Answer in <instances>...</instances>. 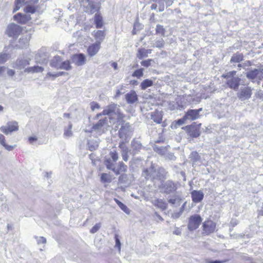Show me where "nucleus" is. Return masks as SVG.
<instances>
[{"mask_svg": "<svg viewBox=\"0 0 263 263\" xmlns=\"http://www.w3.org/2000/svg\"><path fill=\"white\" fill-rule=\"evenodd\" d=\"M202 110V108L198 109H188L185 113V118L190 121L195 120L200 118L199 113Z\"/></svg>", "mask_w": 263, "mask_h": 263, "instance_id": "obj_12", "label": "nucleus"}, {"mask_svg": "<svg viewBox=\"0 0 263 263\" xmlns=\"http://www.w3.org/2000/svg\"><path fill=\"white\" fill-rule=\"evenodd\" d=\"M118 183L120 184H128L127 175L125 174L121 175L118 178Z\"/></svg>", "mask_w": 263, "mask_h": 263, "instance_id": "obj_37", "label": "nucleus"}, {"mask_svg": "<svg viewBox=\"0 0 263 263\" xmlns=\"http://www.w3.org/2000/svg\"><path fill=\"white\" fill-rule=\"evenodd\" d=\"M15 67L18 69H23L29 65V62L28 60L20 58H18L15 62Z\"/></svg>", "mask_w": 263, "mask_h": 263, "instance_id": "obj_22", "label": "nucleus"}, {"mask_svg": "<svg viewBox=\"0 0 263 263\" xmlns=\"http://www.w3.org/2000/svg\"><path fill=\"white\" fill-rule=\"evenodd\" d=\"M105 164L107 169L115 171V163L112 162L110 159L105 161Z\"/></svg>", "mask_w": 263, "mask_h": 263, "instance_id": "obj_43", "label": "nucleus"}, {"mask_svg": "<svg viewBox=\"0 0 263 263\" xmlns=\"http://www.w3.org/2000/svg\"><path fill=\"white\" fill-rule=\"evenodd\" d=\"M252 89L250 87H246L241 89L240 91L238 93L237 97L241 101L248 100L251 97Z\"/></svg>", "mask_w": 263, "mask_h": 263, "instance_id": "obj_15", "label": "nucleus"}, {"mask_svg": "<svg viewBox=\"0 0 263 263\" xmlns=\"http://www.w3.org/2000/svg\"><path fill=\"white\" fill-rule=\"evenodd\" d=\"M61 69H64L66 70H69L71 69V66L70 62L68 60L65 61L61 63L60 68Z\"/></svg>", "mask_w": 263, "mask_h": 263, "instance_id": "obj_40", "label": "nucleus"}, {"mask_svg": "<svg viewBox=\"0 0 263 263\" xmlns=\"http://www.w3.org/2000/svg\"><path fill=\"white\" fill-rule=\"evenodd\" d=\"M192 201L194 203L201 202L204 197V193L201 190H193L191 193Z\"/></svg>", "mask_w": 263, "mask_h": 263, "instance_id": "obj_17", "label": "nucleus"}, {"mask_svg": "<svg viewBox=\"0 0 263 263\" xmlns=\"http://www.w3.org/2000/svg\"><path fill=\"white\" fill-rule=\"evenodd\" d=\"M101 181L104 183H109L111 182V179L107 174L102 173L101 176Z\"/></svg>", "mask_w": 263, "mask_h": 263, "instance_id": "obj_45", "label": "nucleus"}, {"mask_svg": "<svg viewBox=\"0 0 263 263\" xmlns=\"http://www.w3.org/2000/svg\"><path fill=\"white\" fill-rule=\"evenodd\" d=\"M3 146L6 150L8 151H12L16 146V145L14 144L13 145H9L5 143L3 145Z\"/></svg>", "mask_w": 263, "mask_h": 263, "instance_id": "obj_54", "label": "nucleus"}, {"mask_svg": "<svg viewBox=\"0 0 263 263\" xmlns=\"http://www.w3.org/2000/svg\"><path fill=\"white\" fill-rule=\"evenodd\" d=\"M100 49V44L95 42L88 47L87 49L88 54L90 57H93L98 52Z\"/></svg>", "mask_w": 263, "mask_h": 263, "instance_id": "obj_20", "label": "nucleus"}, {"mask_svg": "<svg viewBox=\"0 0 263 263\" xmlns=\"http://www.w3.org/2000/svg\"><path fill=\"white\" fill-rule=\"evenodd\" d=\"M81 5L86 7V11L91 14L97 12L100 7L99 0H79Z\"/></svg>", "mask_w": 263, "mask_h": 263, "instance_id": "obj_4", "label": "nucleus"}, {"mask_svg": "<svg viewBox=\"0 0 263 263\" xmlns=\"http://www.w3.org/2000/svg\"><path fill=\"white\" fill-rule=\"evenodd\" d=\"M90 108L92 111L95 110L96 109H99L100 108V106L97 102H92L90 103Z\"/></svg>", "mask_w": 263, "mask_h": 263, "instance_id": "obj_53", "label": "nucleus"}, {"mask_svg": "<svg viewBox=\"0 0 263 263\" xmlns=\"http://www.w3.org/2000/svg\"><path fill=\"white\" fill-rule=\"evenodd\" d=\"M244 59V56L242 53L236 52L234 53L231 57L230 63H240Z\"/></svg>", "mask_w": 263, "mask_h": 263, "instance_id": "obj_25", "label": "nucleus"}, {"mask_svg": "<svg viewBox=\"0 0 263 263\" xmlns=\"http://www.w3.org/2000/svg\"><path fill=\"white\" fill-rule=\"evenodd\" d=\"M153 60L152 59H147L146 60H143L141 62V65L145 67H148L151 65V62Z\"/></svg>", "mask_w": 263, "mask_h": 263, "instance_id": "obj_50", "label": "nucleus"}, {"mask_svg": "<svg viewBox=\"0 0 263 263\" xmlns=\"http://www.w3.org/2000/svg\"><path fill=\"white\" fill-rule=\"evenodd\" d=\"M22 31V28L14 23L9 24L5 30V34L9 37L16 39Z\"/></svg>", "mask_w": 263, "mask_h": 263, "instance_id": "obj_5", "label": "nucleus"}, {"mask_svg": "<svg viewBox=\"0 0 263 263\" xmlns=\"http://www.w3.org/2000/svg\"><path fill=\"white\" fill-rule=\"evenodd\" d=\"M8 54L6 53H0V64L6 62L8 59Z\"/></svg>", "mask_w": 263, "mask_h": 263, "instance_id": "obj_46", "label": "nucleus"}, {"mask_svg": "<svg viewBox=\"0 0 263 263\" xmlns=\"http://www.w3.org/2000/svg\"><path fill=\"white\" fill-rule=\"evenodd\" d=\"M238 223V221L236 219H232L230 221V225L232 226V227H234L236 226H237Z\"/></svg>", "mask_w": 263, "mask_h": 263, "instance_id": "obj_60", "label": "nucleus"}, {"mask_svg": "<svg viewBox=\"0 0 263 263\" xmlns=\"http://www.w3.org/2000/svg\"><path fill=\"white\" fill-rule=\"evenodd\" d=\"M216 224L212 220H205L202 223V234L204 235H209L213 233L216 229Z\"/></svg>", "mask_w": 263, "mask_h": 263, "instance_id": "obj_9", "label": "nucleus"}, {"mask_svg": "<svg viewBox=\"0 0 263 263\" xmlns=\"http://www.w3.org/2000/svg\"><path fill=\"white\" fill-rule=\"evenodd\" d=\"M44 68L41 66H34L25 68L24 72L27 73H37L42 72Z\"/></svg>", "mask_w": 263, "mask_h": 263, "instance_id": "obj_27", "label": "nucleus"}, {"mask_svg": "<svg viewBox=\"0 0 263 263\" xmlns=\"http://www.w3.org/2000/svg\"><path fill=\"white\" fill-rule=\"evenodd\" d=\"M240 81L241 79L239 77L232 78L227 79L226 84L230 88L236 91L238 89Z\"/></svg>", "mask_w": 263, "mask_h": 263, "instance_id": "obj_13", "label": "nucleus"}, {"mask_svg": "<svg viewBox=\"0 0 263 263\" xmlns=\"http://www.w3.org/2000/svg\"><path fill=\"white\" fill-rule=\"evenodd\" d=\"M162 114L161 112L155 111L152 113L151 119L156 123L160 124L162 120Z\"/></svg>", "mask_w": 263, "mask_h": 263, "instance_id": "obj_26", "label": "nucleus"}, {"mask_svg": "<svg viewBox=\"0 0 263 263\" xmlns=\"http://www.w3.org/2000/svg\"><path fill=\"white\" fill-rule=\"evenodd\" d=\"M62 59L60 56H55L51 61L50 65L52 67L59 69L61 64Z\"/></svg>", "mask_w": 263, "mask_h": 263, "instance_id": "obj_24", "label": "nucleus"}, {"mask_svg": "<svg viewBox=\"0 0 263 263\" xmlns=\"http://www.w3.org/2000/svg\"><path fill=\"white\" fill-rule=\"evenodd\" d=\"M141 142L138 139L134 138L130 143V149H128L127 155V161L128 160V154H130L133 156L139 154L140 151L143 148Z\"/></svg>", "mask_w": 263, "mask_h": 263, "instance_id": "obj_7", "label": "nucleus"}, {"mask_svg": "<svg viewBox=\"0 0 263 263\" xmlns=\"http://www.w3.org/2000/svg\"><path fill=\"white\" fill-rule=\"evenodd\" d=\"M153 84L154 82L152 80L147 79L141 82L140 87L142 90H145L148 87L153 86Z\"/></svg>", "mask_w": 263, "mask_h": 263, "instance_id": "obj_32", "label": "nucleus"}, {"mask_svg": "<svg viewBox=\"0 0 263 263\" xmlns=\"http://www.w3.org/2000/svg\"><path fill=\"white\" fill-rule=\"evenodd\" d=\"M125 99L128 104H132L138 100V95L135 90H130L125 95Z\"/></svg>", "mask_w": 263, "mask_h": 263, "instance_id": "obj_18", "label": "nucleus"}, {"mask_svg": "<svg viewBox=\"0 0 263 263\" xmlns=\"http://www.w3.org/2000/svg\"><path fill=\"white\" fill-rule=\"evenodd\" d=\"M110 156L114 162H116L118 159V154L115 151L110 152Z\"/></svg>", "mask_w": 263, "mask_h": 263, "instance_id": "obj_51", "label": "nucleus"}, {"mask_svg": "<svg viewBox=\"0 0 263 263\" xmlns=\"http://www.w3.org/2000/svg\"><path fill=\"white\" fill-rule=\"evenodd\" d=\"M107 118L99 120L97 123L93 124L91 130L99 135H101L105 132V126L107 124Z\"/></svg>", "mask_w": 263, "mask_h": 263, "instance_id": "obj_8", "label": "nucleus"}, {"mask_svg": "<svg viewBox=\"0 0 263 263\" xmlns=\"http://www.w3.org/2000/svg\"><path fill=\"white\" fill-rule=\"evenodd\" d=\"M101 228V223H96L92 228L90 229V232L92 234L96 233Z\"/></svg>", "mask_w": 263, "mask_h": 263, "instance_id": "obj_49", "label": "nucleus"}, {"mask_svg": "<svg viewBox=\"0 0 263 263\" xmlns=\"http://www.w3.org/2000/svg\"><path fill=\"white\" fill-rule=\"evenodd\" d=\"M166 172L162 167L158 169L155 168L153 165H152L149 168L144 169L142 172V176L146 179L161 180L166 179Z\"/></svg>", "mask_w": 263, "mask_h": 263, "instance_id": "obj_2", "label": "nucleus"}, {"mask_svg": "<svg viewBox=\"0 0 263 263\" xmlns=\"http://www.w3.org/2000/svg\"><path fill=\"white\" fill-rule=\"evenodd\" d=\"M189 128V132L190 133V135L193 138H197L199 136L200 133L199 129H196L194 127L190 126L188 127Z\"/></svg>", "mask_w": 263, "mask_h": 263, "instance_id": "obj_34", "label": "nucleus"}, {"mask_svg": "<svg viewBox=\"0 0 263 263\" xmlns=\"http://www.w3.org/2000/svg\"><path fill=\"white\" fill-rule=\"evenodd\" d=\"M153 1L157 3L158 4H161L163 5L165 4L167 7L171 6L173 3L172 0H153Z\"/></svg>", "mask_w": 263, "mask_h": 263, "instance_id": "obj_44", "label": "nucleus"}, {"mask_svg": "<svg viewBox=\"0 0 263 263\" xmlns=\"http://www.w3.org/2000/svg\"><path fill=\"white\" fill-rule=\"evenodd\" d=\"M5 143V138L4 136L0 134V144L3 145Z\"/></svg>", "mask_w": 263, "mask_h": 263, "instance_id": "obj_62", "label": "nucleus"}, {"mask_svg": "<svg viewBox=\"0 0 263 263\" xmlns=\"http://www.w3.org/2000/svg\"><path fill=\"white\" fill-rule=\"evenodd\" d=\"M13 18L18 23L25 24L31 20V17L29 14L18 13L14 15Z\"/></svg>", "mask_w": 263, "mask_h": 263, "instance_id": "obj_16", "label": "nucleus"}, {"mask_svg": "<svg viewBox=\"0 0 263 263\" xmlns=\"http://www.w3.org/2000/svg\"><path fill=\"white\" fill-rule=\"evenodd\" d=\"M156 32L157 34L164 36L165 35V29L162 25L158 24L156 26Z\"/></svg>", "mask_w": 263, "mask_h": 263, "instance_id": "obj_41", "label": "nucleus"}, {"mask_svg": "<svg viewBox=\"0 0 263 263\" xmlns=\"http://www.w3.org/2000/svg\"><path fill=\"white\" fill-rule=\"evenodd\" d=\"M105 33L103 30H97L93 31V36L96 40V43L101 45L105 36Z\"/></svg>", "mask_w": 263, "mask_h": 263, "instance_id": "obj_23", "label": "nucleus"}, {"mask_svg": "<svg viewBox=\"0 0 263 263\" xmlns=\"http://www.w3.org/2000/svg\"><path fill=\"white\" fill-rule=\"evenodd\" d=\"M115 239L116 242V246L118 247L119 250H120L121 242L119 238L118 235L116 234L115 235Z\"/></svg>", "mask_w": 263, "mask_h": 263, "instance_id": "obj_55", "label": "nucleus"}, {"mask_svg": "<svg viewBox=\"0 0 263 263\" xmlns=\"http://www.w3.org/2000/svg\"><path fill=\"white\" fill-rule=\"evenodd\" d=\"M72 124L69 122L68 126L64 128V136L65 137H70L72 136Z\"/></svg>", "mask_w": 263, "mask_h": 263, "instance_id": "obj_35", "label": "nucleus"}, {"mask_svg": "<svg viewBox=\"0 0 263 263\" xmlns=\"http://www.w3.org/2000/svg\"><path fill=\"white\" fill-rule=\"evenodd\" d=\"M71 61L78 66H82L86 63V57L83 53L75 54L71 57Z\"/></svg>", "mask_w": 263, "mask_h": 263, "instance_id": "obj_14", "label": "nucleus"}, {"mask_svg": "<svg viewBox=\"0 0 263 263\" xmlns=\"http://www.w3.org/2000/svg\"><path fill=\"white\" fill-rule=\"evenodd\" d=\"M190 158L191 161L196 163L200 160V156L196 151H194L191 153Z\"/></svg>", "mask_w": 263, "mask_h": 263, "instance_id": "obj_39", "label": "nucleus"}, {"mask_svg": "<svg viewBox=\"0 0 263 263\" xmlns=\"http://www.w3.org/2000/svg\"><path fill=\"white\" fill-rule=\"evenodd\" d=\"M18 129V126L17 123L15 121L9 122L6 126H2L0 128L1 131L5 135H8Z\"/></svg>", "mask_w": 263, "mask_h": 263, "instance_id": "obj_10", "label": "nucleus"}, {"mask_svg": "<svg viewBox=\"0 0 263 263\" xmlns=\"http://www.w3.org/2000/svg\"><path fill=\"white\" fill-rule=\"evenodd\" d=\"M206 263H223L225 262L224 260H211L209 259L206 260Z\"/></svg>", "mask_w": 263, "mask_h": 263, "instance_id": "obj_61", "label": "nucleus"}, {"mask_svg": "<svg viewBox=\"0 0 263 263\" xmlns=\"http://www.w3.org/2000/svg\"><path fill=\"white\" fill-rule=\"evenodd\" d=\"M94 22L97 28H101L103 25L102 17L98 13L95 15Z\"/></svg>", "mask_w": 263, "mask_h": 263, "instance_id": "obj_31", "label": "nucleus"}, {"mask_svg": "<svg viewBox=\"0 0 263 263\" xmlns=\"http://www.w3.org/2000/svg\"><path fill=\"white\" fill-rule=\"evenodd\" d=\"M164 46V41L163 39H160L157 40L155 43V46L156 47L161 48Z\"/></svg>", "mask_w": 263, "mask_h": 263, "instance_id": "obj_47", "label": "nucleus"}, {"mask_svg": "<svg viewBox=\"0 0 263 263\" xmlns=\"http://www.w3.org/2000/svg\"><path fill=\"white\" fill-rule=\"evenodd\" d=\"M132 128L130 124L128 122L122 123L120 128L118 131V136L121 139L119 143V147L121 150V154L123 160L127 161L128 147L125 145V143L128 142L132 134Z\"/></svg>", "mask_w": 263, "mask_h": 263, "instance_id": "obj_1", "label": "nucleus"}, {"mask_svg": "<svg viewBox=\"0 0 263 263\" xmlns=\"http://www.w3.org/2000/svg\"><path fill=\"white\" fill-rule=\"evenodd\" d=\"M119 110L117 104L112 103L107 106L103 110L102 114L104 116H110L112 114H115Z\"/></svg>", "mask_w": 263, "mask_h": 263, "instance_id": "obj_19", "label": "nucleus"}, {"mask_svg": "<svg viewBox=\"0 0 263 263\" xmlns=\"http://www.w3.org/2000/svg\"><path fill=\"white\" fill-rule=\"evenodd\" d=\"M30 35L29 34H26L23 35L18 41V44L16 45L19 48H23L28 45L29 41L30 39Z\"/></svg>", "mask_w": 263, "mask_h": 263, "instance_id": "obj_21", "label": "nucleus"}, {"mask_svg": "<svg viewBox=\"0 0 263 263\" xmlns=\"http://www.w3.org/2000/svg\"><path fill=\"white\" fill-rule=\"evenodd\" d=\"M143 71L144 69L143 68L138 69L133 72L132 77L137 78V79H140L143 76Z\"/></svg>", "mask_w": 263, "mask_h": 263, "instance_id": "obj_36", "label": "nucleus"}, {"mask_svg": "<svg viewBox=\"0 0 263 263\" xmlns=\"http://www.w3.org/2000/svg\"><path fill=\"white\" fill-rule=\"evenodd\" d=\"M187 120V119L185 118V115L181 119L177 120L176 123L178 125H181L185 123V121Z\"/></svg>", "mask_w": 263, "mask_h": 263, "instance_id": "obj_57", "label": "nucleus"}, {"mask_svg": "<svg viewBox=\"0 0 263 263\" xmlns=\"http://www.w3.org/2000/svg\"><path fill=\"white\" fill-rule=\"evenodd\" d=\"M173 233L177 235H180L181 234V231L179 228H177L174 232Z\"/></svg>", "mask_w": 263, "mask_h": 263, "instance_id": "obj_63", "label": "nucleus"}, {"mask_svg": "<svg viewBox=\"0 0 263 263\" xmlns=\"http://www.w3.org/2000/svg\"><path fill=\"white\" fill-rule=\"evenodd\" d=\"M25 11L27 13H34L36 11V9L32 6H28L25 8Z\"/></svg>", "mask_w": 263, "mask_h": 263, "instance_id": "obj_48", "label": "nucleus"}, {"mask_svg": "<svg viewBox=\"0 0 263 263\" xmlns=\"http://www.w3.org/2000/svg\"><path fill=\"white\" fill-rule=\"evenodd\" d=\"M202 221V218L198 214H194L190 217L187 224V229L190 231L196 230Z\"/></svg>", "mask_w": 263, "mask_h": 263, "instance_id": "obj_6", "label": "nucleus"}, {"mask_svg": "<svg viewBox=\"0 0 263 263\" xmlns=\"http://www.w3.org/2000/svg\"><path fill=\"white\" fill-rule=\"evenodd\" d=\"M178 182H174L171 180H168L162 183L159 187L160 192L164 194H174L176 193L179 185Z\"/></svg>", "mask_w": 263, "mask_h": 263, "instance_id": "obj_3", "label": "nucleus"}, {"mask_svg": "<svg viewBox=\"0 0 263 263\" xmlns=\"http://www.w3.org/2000/svg\"><path fill=\"white\" fill-rule=\"evenodd\" d=\"M147 55L145 51V48H139L137 53V58L139 60H142L143 58L147 57Z\"/></svg>", "mask_w": 263, "mask_h": 263, "instance_id": "obj_38", "label": "nucleus"}, {"mask_svg": "<svg viewBox=\"0 0 263 263\" xmlns=\"http://www.w3.org/2000/svg\"><path fill=\"white\" fill-rule=\"evenodd\" d=\"M154 150L157 153L162 155L164 154L165 148L163 147H155Z\"/></svg>", "mask_w": 263, "mask_h": 263, "instance_id": "obj_52", "label": "nucleus"}, {"mask_svg": "<svg viewBox=\"0 0 263 263\" xmlns=\"http://www.w3.org/2000/svg\"><path fill=\"white\" fill-rule=\"evenodd\" d=\"M28 140L30 143H32L34 141L37 140V138L36 137H30L28 139Z\"/></svg>", "mask_w": 263, "mask_h": 263, "instance_id": "obj_64", "label": "nucleus"}, {"mask_svg": "<svg viewBox=\"0 0 263 263\" xmlns=\"http://www.w3.org/2000/svg\"><path fill=\"white\" fill-rule=\"evenodd\" d=\"M236 72L237 71L235 70L231 71L223 74L222 75V77L226 79L232 78H236V77H235V76L236 74Z\"/></svg>", "mask_w": 263, "mask_h": 263, "instance_id": "obj_42", "label": "nucleus"}, {"mask_svg": "<svg viewBox=\"0 0 263 263\" xmlns=\"http://www.w3.org/2000/svg\"><path fill=\"white\" fill-rule=\"evenodd\" d=\"M36 238L38 244L45 243L46 242V239L44 237H36Z\"/></svg>", "mask_w": 263, "mask_h": 263, "instance_id": "obj_56", "label": "nucleus"}, {"mask_svg": "<svg viewBox=\"0 0 263 263\" xmlns=\"http://www.w3.org/2000/svg\"><path fill=\"white\" fill-rule=\"evenodd\" d=\"M114 200L123 212H124L127 214H129L130 213V210L127 208V206L125 204H124V203H123L122 202H121L116 198H115Z\"/></svg>", "mask_w": 263, "mask_h": 263, "instance_id": "obj_33", "label": "nucleus"}, {"mask_svg": "<svg viewBox=\"0 0 263 263\" xmlns=\"http://www.w3.org/2000/svg\"><path fill=\"white\" fill-rule=\"evenodd\" d=\"M166 158L170 160H175L176 157L172 153H169L166 155Z\"/></svg>", "mask_w": 263, "mask_h": 263, "instance_id": "obj_58", "label": "nucleus"}, {"mask_svg": "<svg viewBox=\"0 0 263 263\" xmlns=\"http://www.w3.org/2000/svg\"><path fill=\"white\" fill-rule=\"evenodd\" d=\"M263 69L260 68H248L245 75L246 78L251 80V82H254L255 80L258 77L259 74L262 73Z\"/></svg>", "mask_w": 263, "mask_h": 263, "instance_id": "obj_11", "label": "nucleus"}, {"mask_svg": "<svg viewBox=\"0 0 263 263\" xmlns=\"http://www.w3.org/2000/svg\"><path fill=\"white\" fill-rule=\"evenodd\" d=\"M182 200L181 197L179 195H174L173 197L168 200V202L173 205H179Z\"/></svg>", "mask_w": 263, "mask_h": 263, "instance_id": "obj_30", "label": "nucleus"}, {"mask_svg": "<svg viewBox=\"0 0 263 263\" xmlns=\"http://www.w3.org/2000/svg\"><path fill=\"white\" fill-rule=\"evenodd\" d=\"M154 204L155 206L158 207L162 210L166 209L167 207V203L163 199H157L155 200L154 201Z\"/></svg>", "mask_w": 263, "mask_h": 263, "instance_id": "obj_28", "label": "nucleus"}, {"mask_svg": "<svg viewBox=\"0 0 263 263\" xmlns=\"http://www.w3.org/2000/svg\"><path fill=\"white\" fill-rule=\"evenodd\" d=\"M87 146L89 151H95L99 146V141L95 139L88 140Z\"/></svg>", "mask_w": 263, "mask_h": 263, "instance_id": "obj_29", "label": "nucleus"}, {"mask_svg": "<svg viewBox=\"0 0 263 263\" xmlns=\"http://www.w3.org/2000/svg\"><path fill=\"white\" fill-rule=\"evenodd\" d=\"M127 166L125 165L123 162H121L119 163V168L122 172H125L126 171Z\"/></svg>", "mask_w": 263, "mask_h": 263, "instance_id": "obj_59", "label": "nucleus"}]
</instances>
